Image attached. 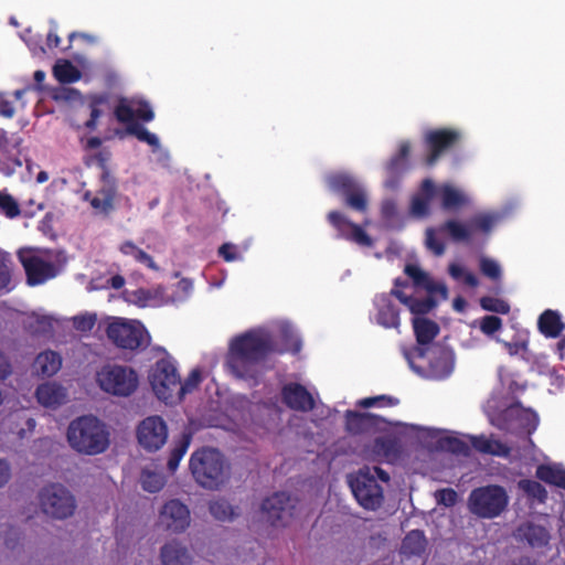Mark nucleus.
Wrapping results in <instances>:
<instances>
[{"mask_svg":"<svg viewBox=\"0 0 565 565\" xmlns=\"http://www.w3.org/2000/svg\"><path fill=\"white\" fill-rule=\"evenodd\" d=\"M209 510L214 519L222 522H231L239 515L237 509L225 500L212 501L209 505Z\"/></svg>","mask_w":565,"mask_h":565,"instance_id":"obj_37","label":"nucleus"},{"mask_svg":"<svg viewBox=\"0 0 565 565\" xmlns=\"http://www.w3.org/2000/svg\"><path fill=\"white\" fill-rule=\"evenodd\" d=\"M435 499L438 504H443L445 507H452L457 502V492L452 489H441L436 491Z\"/></svg>","mask_w":565,"mask_h":565,"instance_id":"obj_54","label":"nucleus"},{"mask_svg":"<svg viewBox=\"0 0 565 565\" xmlns=\"http://www.w3.org/2000/svg\"><path fill=\"white\" fill-rule=\"evenodd\" d=\"M480 305L484 310L491 312L505 315L510 311V306L505 301L493 297L481 298Z\"/></svg>","mask_w":565,"mask_h":565,"instance_id":"obj_50","label":"nucleus"},{"mask_svg":"<svg viewBox=\"0 0 565 565\" xmlns=\"http://www.w3.org/2000/svg\"><path fill=\"white\" fill-rule=\"evenodd\" d=\"M413 328L418 343L417 348H427L434 338L439 333V327L433 320L424 317H415L413 319Z\"/></svg>","mask_w":565,"mask_h":565,"instance_id":"obj_29","label":"nucleus"},{"mask_svg":"<svg viewBox=\"0 0 565 565\" xmlns=\"http://www.w3.org/2000/svg\"><path fill=\"white\" fill-rule=\"evenodd\" d=\"M459 137L456 130L447 128L428 131L425 136V143L429 151L426 164L434 166L439 157L459 140Z\"/></svg>","mask_w":565,"mask_h":565,"instance_id":"obj_19","label":"nucleus"},{"mask_svg":"<svg viewBox=\"0 0 565 565\" xmlns=\"http://www.w3.org/2000/svg\"><path fill=\"white\" fill-rule=\"evenodd\" d=\"M445 447L456 454H462L467 449L466 445L456 438L447 439L445 441Z\"/></svg>","mask_w":565,"mask_h":565,"instance_id":"obj_63","label":"nucleus"},{"mask_svg":"<svg viewBox=\"0 0 565 565\" xmlns=\"http://www.w3.org/2000/svg\"><path fill=\"white\" fill-rule=\"evenodd\" d=\"M426 539L422 531L415 530L409 532L402 544V553L405 555H420L426 550Z\"/></svg>","mask_w":565,"mask_h":565,"instance_id":"obj_35","label":"nucleus"},{"mask_svg":"<svg viewBox=\"0 0 565 565\" xmlns=\"http://www.w3.org/2000/svg\"><path fill=\"white\" fill-rule=\"evenodd\" d=\"M472 447L481 452L498 457L507 458L510 456L511 449L503 443L492 437L472 436L470 438Z\"/></svg>","mask_w":565,"mask_h":565,"instance_id":"obj_28","label":"nucleus"},{"mask_svg":"<svg viewBox=\"0 0 565 565\" xmlns=\"http://www.w3.org/2000/svg\"><path fill=\"white\" fill-rule=\"evenodd\" d=\"M107 337L117 347L128 350L143 349L149 335L140 322L117 318L107 327Z\"/></svg>","mask_w":565,"mask_h":565,"instance_id":"obj_12","label":"nucleus"},{"mask_svg":"<svg viewBox=\"0 0 565 565\" xmlns=\"http://www.w3.org/2000/svg\"><path fill=\"white\" fill-rule=\"evenodd\" d=\"M448 273L449 275L456 279V280H459V279H463L465 282L470 286V287H476L478 285V279L477 277L468 271L461 264L459 263H451L449 265V268H448Z\"/></svg>","mask_w":565,"mask_h":565,"instance_id":"obj_44","label":"nucleus"},{"mask_svg":"<svg viewBox=\"0 0 565 565\" xmlns=\"http://www.w3.org/2000/svg\"><path fill=\"white\" fill-rule=\"evenodd\" d=\"M114 115L119 122L131 124L134 121L135 113L130 105H128L126 98H120L119 103L114 109Z\"/></svg>","mask_w":565,"mask_h":565,"instance_id":"obj_47","label":"nucleus"},{"mask_svg":"<svg viewBox=\"0 0 565 565\" xmlns=\"http://www.w3.org/2000/svg\"><path fill=\"white\" fill-rule=\"evenodd\" d=\"M327 218L339 236L360 246H371L373 244L372 238L363 227L351 222L342 212L331 211Z\"/></svg>","mask_w":565,"mask_h":565,"instance_id":"obj_18","label":"nucleus"},{"mask_svg":"<svg viewBox=\"0 0 565 565\" xmlns=\"http://www.w3.org/2000/svg\"><path fill=\"white\" fill-rule=\"evenodd\" d=\"M436 193V186L433 180L425 179L422 182L420 193L412 200L411 212L414 216L424 217L429 213V203Z\"/></svg>","mask_w":565,"mask_h":565,"instance_id":"obj_25","label":"nucleus"},{"mask_svg":"<svg viewBox=\"0 0 565 565\" xmlns=\"http://www.w3.org/2000/svg\"><path fill=\"white\" fill-rule=\"evenodd\" d=\"M137 438L139 444L149 451L160 449L167 441L168 427L160 416H149L138 426Z\"/></svg>","mask_w":565,"mask_h":565,"instance_id":"obj_16","label":"nucleus"},{"mask_svg":"<svg viewBox=\"0 0 565 565\" xmlns=\"http://www.w3.org/2000/svg\"><path fill=\"white\" fill-rule=\"evenodd\" d=\"M0 212L9 218H14L20 215L21 210L18 202L10 194L0 193Z\"/></svg>","mask_w":565,"mask_h":565,"instance_id":"obj_46","label":"nucleus"},{"mask_svg":"<svg viewBox=\"0 0 565 565\" xmlns=\"http://www.w3.org/2000/svg\"><path fill=\"white\" fill-rule=\"evenodd\" d=\"M93 160L102 169V182H116L114 177L110 175L108 170V161L110 160V152L102 150L94 154Z\"/></svg>","mask_w":565,"mask_h":565,"instance_id":"obj_48","label":"nucleus"},{"mask_svg":"<svg viewBox=\"0 0 565 565\" xmlns=\"http://www.w3.org/2000/svg\"><path fill=\"white\" fill-rule=\"evenodd\" d=\"M539 328L545 335L556 338L562 332L564 324L555 311L546 310L539 319Z\"/></svg>","mask_w":565,"mask_h":565,"instance_id":"obj_34","label":"nucleus"},{"mask_svg":"<svg viewBox=\"0 0 565 565\" xmlns=\"http://www.w3.org/2000/svg\"><path fill=\"white\" fill-rule=\"evenodd\" d=\"M501 328H502V320L497 316H486L482 318V320L480 322V329L487 335L493 334L494 332L499 331Z\"/></svg>","mask_w":565,"mask_h":565,"instance_id":"obj_52","label":"nucleus"},{"mask_svg":"<svg viewBox=\"0 0 565 565\" xmlns=\"http://www.w3.org/2000/svg\"><path fill=\"white\" fill-rule=\"evenodd\" d=\"M96 382L98 386L108 394L129 396L138 386V376L130 367L106 365L97 372Z\"/></svg>","mask_w":565,"mask_h":565,"instance_id":"obj_10","label":"nucleus"},{"mask_svg":"<svg viewBox=\"0 0 565 565\" xmlns=\"http://www.w3.org/2000/svg\"><path fill=\"white\" fill-rule=\"evenodd\" d=\"M32 250L19 249V259L23 265L26 282L30 286L41 285L56 277L66 263V257L61 252L52 258L50 255H35Z\"/></svg>","mask_w":565,"mask_h":565,"instance_id":"obj_8","label":"nucleus"},{"mask_svg":"<svg viewBox=\"0 0 565 565\" xmlns=\"http://www.w3.org/2000/svg\"><path fill=\"white\" fill-rule=\"evenodd\" d=\"M51 323L46 318L33 317L28 322V329L32 333H45L50 330Z\"/></svg>","mask_w":565,"mask_h":565,"instance_id":"obj_55","label":"nucleus"},{"mask_svg":"<svg viewBox=\"0 0 565 565\" xmlns=\"http://www.w3.org/2000/svg\"><path fill=\"white\" fill-rule=\"evenodd\" d=\"M509 501L510 497L504 487L481 486L469 493L467 509L477 519L493 520L508 510Z\"/></svg>","mask_w":565,"mask_h":565,"instance_id":"obj_6","label":"nucleus"},{"mask_svg":"<svg viewBox=\"0 0 565 565\" xmlns=\"http://www.w3.org/2000/svg\"><path fill=\"white\" fill-rule=\"evenodd\" d=\"M514 204L509 203L499 209L476 213L466 222L447 221L444 230L457 242L483 245L492 233L512 217Z\"/></svg>","mask_w":565,"mask_h":565,"instance_id":"obj_2","label":"nucleus"},{"mask_svg":"<svg viewBox=\"0 0 565 565\" xmlns=\"http://www.w3.org/2000/svg\"><path fill=\"white\" fill-rule=\"evenodd\" d=\"M134 113L138 119H141L142 121H146V122H149V121L153 120V118H154L153 110L151 109L149 103L145 102V100H141L139 103L137 109L134 110Z\"/></svg>","mask_w":565,"mask_h":565,"instance_id":"obj_56","label":"nucleus"},{"mask_svg":"<svg viewBox=\"0 0 565 565\" xmlns=\"http://www.w3.org/2000/svg\"><path fill=\"white\" fill-rule=\"evenodd\" d=\"M519 488L531 499L543 503L547 497L545 488L535 480H520Z\"/></svg>","mask_w":565,"mask_h":565,"instance_id":"obj_42","label":"nucleus"},{"mask_svg":"<svg viewBox=\"0 0 565 565\" xmlns=\"http://www.w3.org/2000/svg\"><path fill=\"white\" fill-rule=\"evenodd\" d=\"M273 350L270 335L264 330H252L230 343L226 365L241 380L257 382L259 362Z\"/></svg>","mask_w":565,"mask_h":565,"instance_id":"obj_1","label":"nucleus"},{"mask_svg":"<svg viewBox=\"0 0 565 565\" xmlns=\"http://www.w3.org/2000/svg\"><path fill=\"white\" fill-rule=\"evenodd\" d=\"M53 73L56 79L63 84H70L81 78V72L67 60L58 61Z\"/></svg>","mask_w":565,"mask_h":565,"instance_id":"obj_38","label":"nucleus"},{"mask_svg":"<svg viewBox=\"0 0 565 565\" xmlns=\"http://www.w3.org/2000/svg\"><path fill=\"white\" fill-rule=\"evenodd\" d=\"M70 446L79 454L98 455L109 446V433L104 423L94 416H82L67 428Z\"/></svg>","mask_w":565,"mask_h":565,"instance_id":"obj_3","label":"nucleus"},{"mask_svg":"<svg viewBox=\"0 0 565 565\" xmlns=\"http://www.w3.org/2000/svg\"><path fill=\"white\" fill-rule=\"evenodd\" d=\"M139 482L145 491L156 493L164 487L166 478L162 473L146 467L140 472Z\"/></svg>","mask_w":565,"mask_h":565,"instance_id":"obj_36","label":"nucleus"},{"mask_svg":"<svg viewBox=\"0 0 565 565\" xmlns=\"http://www.w3.org/2000/svg\"><path fill=\"white\" fill-rule=\"evenodd\" d=\"M298 501L286 492H276L263 500L260 513L273 526H286L297 513Z\"/></svg>","mask_w":565,"mask_h":565,"instance_id":"obj_13","label":"nucleus"},{"mask_svg":"<svg viewBox=\"0 0 565 565\" xmlns=\"http://www.w3.org/2000/svg\"><path fill=\"white\" fill-rule=\"evenodd\" d=\"M282 401L295 411L308 412L315 406L312 395L298 383H288L281 390Z\"/></svg>","mask_w":565,"mask_h":565,"instance_id":"obj_20","label":"nucleus"},{"mask_svg":"<svg viewBox=\"0 0 565 565\" xmlns=\"http://www.w3.org/2000/svg\"><path fill=\"white\" fill-rule=\"evenodd\" d=\"M481 271L491 279H499L501 277V268L499 264L489 258H481L480 260Z\"/></svg>","mask_w":565,"mask_h":565,"instance_id":"obj_53","label":"nucleus"},{"mask_svg":"<svg viewBox=\"0 0 565 565\" xmlns=\"http://www.w3.org/2000/svg\"><path fill=\"white\" fill-rule=\"evenodd\" d=\"M377 479L386 483L390 475L379 467H364L349 479L352 493L364 509L376 510L383 503V488Z\"/></svg>","mask_w":565,"mask_h":565,"instance_id":"obj_5","label":"nucleus"},{"mask_svg":"<svg viewBox=\"0 0 565 565\" xmlns=\"http://www.w3.org/2000/svg\"><path fill=\"white\" fill-rule=\"evenodd\" d=\"M60 43L61 39L57 35L56 26H54V29H51L47 33L46 45L49 46V49H55L60 45Z\"/></svg>","mask_w":565,"mask_h":565,"instance_id":"obj_64","label":"nucleus"},{"mask_svg":"<svg viewBox=\"0 0 565 565\" xmlns=\"http://www.w3.org/2000/svg\"><path fill=\"white\" fill-rule=\"evenodd\" d=\"M401 452V445L398 439L394 436L377 437L370 450L369 458L373 460L384 459L388 462L396 460Z\"/></svg>","mask_w":565,"mask_h":565,"instance_id":"obj_22","label":"nucleus"},{"mask_svg":"<svg viewBox=\"0 0 565 565\" xmlns=\"http://www.w3.org/2000/svg\"><path fill=\"white\" fill-rule=\"evenodd\" d=\"M347 429L353 434H360L375 425L376 416L370 413L347 412Z\"/></svg>","mask_w":565,"mask_h":565,"instance_id":"obj_31","label":"nucleus"},{"mask_svg":"<svg viewBox=\"0 0 565 565\" xmlns=\"http://www.w3.org/2000/svg\"><path fill=\"white\" fill-rule=\"evenodd\" d=\"M126 132L136 137L141 142H146L152 147L153 150H157L160 147L159 138L139 122H131L127 125Z\"/></svg>","mask_w":565,"mask_h":565,"instance_id":"obj_39","label":"nucleus"},{"mask_svg":"<svg viewBox=\"0 0 565 565\" xmlns=\"http://www.w3.org/2000/svg\"><path fill=\"white\" fill-rule=\"evenodd\" d=\"M38 503L41 512L52 520H66L77 509L75 495L61 483H51L40 489Z\"/></svg>","mask_w":565,"mask_h":565,"instance_id":"obj_7","label":"nucleus"},{"mask_svg":"<svg viewBox=\"0 0 565 565\" xmlns=\"http://www.w3.org/2000/svg\"><path fill=\"white\" fill-rule=\"evenodd\" d=\"M189 445H190V436L184 435V436H182L179 444L172 449L169 460H168V463H167L168 469L171 472H174L177 470L179 462H180L181 458L183 457V455L186 452Z\"/></svg>","mask_w":565,"mask_h":565,"instance_id":"obj_43","label":"nucleus"},{"mask_svg":"<svg viewBox=\"0 0 565 565\" xmlns=\"http://www.w3.org/2000/svg\"><path fill=\"white\" fill-rule=\"evenodd\" d=\"M377 320L388 328H396L399 324L398 312L390 305L380 311Z\"/></svg>","mask_w":565,"mask_h":565,"instance_id":"obj_51","label":"nucleus"},{"mask_svg":"<svg viewBox=\"0 0 565 565\" xmlns=\"http://www.w3.org/2000/svg\"><path fill=\"white\" fill-rule=\"evenodd\" d=\"M536 476L542 481L565 489V470H561L550 466H540L536 470Z\"/></svg>","mask_w":565,"mask_h":565,"instance_id":"obj_40","label":"nucleus"},{"mask_svg":"<svg viewBox=\"0 0 565 565\" xmlns=\"http://www.w3.org/2000/svg\"><path fill=\"white\" fill-rule=\"evenodd\" d=\"M190 470L195 481L206 489H218L230 477V465L215 448H202L192 454Z\"/></svg>","mask_w":565,"mask_h":565,"instance_id":"obj_4","label":"nucleus"},{"mask_svg":"<svg viewBox=\"0 0 565 565\" xmlns=\"http://www.w3.org/2000/svg\"><path fill=\"white\" fill-rule=\"evenodd\" d=\"M520 413L521 411L518 406H510L504 409L497 419H492V424L500 429H510L513 426L512 420L516 418Z\"/></svg>","mask_w":565,"mask_h":565,"instance_id":"obj_45","label":"nucleus"},{"mask_svg":"<svg viewBox=\"0 0 565 565\" xmlns=\"http://www.w3.org/2000/svg\"><path fill=\"white\" fill-rule=\"evenodd\" d=\"M159 558L161 565H192L193 555L180 541L171 540L160 547Z\"/></svg>","mask_w":565,"mask_h":565,"instance_id":"obj_21","label":"nucleus"},{"mask_svg":"<svg viewBox=\"0 0 565 565\" xmlns=\"http://www.w3.org/2000/svg\"><path fill=\"white\" fill-rule=\"evenodd\" d=\"M405 273L409 278H412L415 286L425 289L429 294V297L425 299L412 298L408 308L412 313L416 315V317H420L422 315L429 312L437 306V301L433 298L434 295H440L444 300L448 298L447 286L443 281L434 280L418 266L407 265L405 267Z\"/></svg>","mask_w":565,"mask_h":565,"instance_id":"obj_9","label":"nucleus"},{"mask_svg":"<svg viewBox=\"0 0 565 565\" xmlns=\"http://www.w3.org/2000/svg\"><path fill=\"white\" fill-rule=\"evenodd\" d=\"M117 194L116 182H103L102 188L96 195L90 198V193L86 192L84 198L88 200L92 207L105 215L114 210V202Z\"/></svg>","mask_w":565,"mask_h":565,"instance_id":"obj_23","label":"nucleus"},{"mask_svg":"<svg viewBox=\"0 0 565 565\" xmlns=\"http://www.w3.org/2000/svg\"><path fill=\"white\" fill-rule=\"evenodd\" d=\"M35 395L42 406L51 408L61 406L67 398L65 388L54 382L40 385L36 388Z\"/></svg>","mask_w":565,"mask_h":565,"instance_id":"obj_24","label":"nucleus"},{"mask_svg":"<svg viewBox=\"0 0 565 565\" xmlns=\"http://www.w3.org/2000/svg\"><path fill=\"white\" fill-rule=\"evenodd\" d=\"M11 373V363L8 356L0 350V380L7 379Z\"/></svg>","mask_w":565,"mask_h":565,"instance_id":"obj_61","label":"nucleus"},{"mask_svg":"<svg viewBox=\"0 0 565 565\" xmlns=\"http://www.w3.org/2000/svg\"><path fill=\"white\" fill-rule=\"evenodd\" d=\"M149 380L159 399L166 403L180 401L181 380L171 362L167 360L158 361L150 373Z\"/></svg>","mask_w":565,"mask_h":565,"instance_id":"obj_11","label":"nucleus"},{"mask_svg":"<svg viewBox=\"0 0 565 565\" xmlns=\"http://www.w3.org/2000/svg\"><path fill=\"white\" fill-rule=\"evenodd\" d=\"M15 114V108L11 100L0 98V115L6 118H12Z\"/></svg>","mask_w":565,"mask_h":565,"instance_id":"obj_62","label":"nucleus"},{"mask_svg":"<svg viewBox=\"0 0 565 565\" xmlns=\"http://www.w3.org/2000/svg\"><path fill=\"white\" fill-rule=\"evenodd\" d=\"M159 296H162V289L160 287L154 290L140 288L132 292L131 301L143 307L149 305L151 300L158 298Z\"/></svg>","mask_w":565,"mask_h":565,"instance_id":"obj_49","label":"nucleus"},{"mask_svg":"<svg viewBox=\"0 0 565 565\" xmlns=\"http://www.w3.org/2000/svg\"><path fill=\"white\" fill-rule=\"evenodd\" d=\"M109 94L97 93L88 96V107L90 109L89 119L85 122V127L89 130H95L97 127V120L103 114V106L108 105Z\"/></svg>","mask_w":565,"mask_h":565,"instance_id":"obj_33","label":"nucleus"},{"mask_svg":"<svg viewBox=\"0 0 565 565\" xmlns=\"http://www.w3.org/2000/svg\"><path fill=\"white\" fill-rule=\"evenodd\" d=\"M95 317L93 316H85V317H78L75 318L74 323L75 327L81 331H89L93 329L95 324Z\"/></svg>","mask_w":565,"mask_h":565,"instance_id":"obj_59","label":"nucleus"},{"mask_svg":"<svg viewBox=\"0 0 565 565\" xmlns=\"http://www.w3.org/2000/svg\"><path fill=\"white\" fill-rule=\"evenodd\" d=\"M11 281L10 268L3 258H0V291L9 290Z\"/></svg>","mask_w":565,"mask_h":565,"instance_id":"obj_58","label":"nucleus"},{"mask_svg":"<svg viewBox=\"0 0 565 565\" xmlns=\"http://www.w3.org/2000/svg\"><path fill=\"white\" fill-rule=\"evenodd\" d=\"M416 354L427 360V373L433 379H444L454 370V353L441 344H431L427 348H416Z\"/></svg>","mask_w":565,"mask_h":565,"instance_id":"obj_15","label":"nucleus"},{"mask_svg":"<svg viewBox=\"0 0 565 565\" xmlns=\"http://www.w3.org/2000/svg\"><path fill=\"white\" fill-rule=\"evenodd\" d=\"M441 206L444 210H456L467 204L466 195L458 189L449 184L439 188Z\"/></svg>","mask_w":565,"mask_h":565,"instance_id":"obj_32","label":"nucleus"},{"mask_svg":"<svg viewBox=\"0 0 565 565\" xmlns=\"http://www.w3.org/2000/svg\"><path fill=\"white\" fill-rule=\"evenodd\" d=\"M11 479V467L4 459H0V488H3Z\"/></svg>","mask_w":565,"mask_h":565,"instance_id":"obj_60","label":"nucleus"},{"mask_svg":"<svg viewBox=\"0 0 565 565\" xmlns=\"http://www.w3.org/2000/svg\"><path fill=\"white\" fill-rule=\"evenodd\" d=\"M62 366L61 356L51 350L41 352L34 360L33 371L41 376H52Z\"/></svg>","mask_w":565,"mask_h":565,"instance_id":"obj_30","label":"nucleus"},{"mask_svg":"<svg viewBox=\"0 0 565 565\" xmlns=\"http://www.w3.org/2000/svg\"><path fill=\"white\" fill-rule=\"evenodd\" d=\"M159 524L173 533L184 532L191 522L189 508L180 500H169L159 511Z\"/></svg>","mask_w":565,"mask_h":565,"instance_id":"obj_17","label":"nucleus"},{"mask_svg":"<svg viewBox=\"0 0 565 565\" xmlns=\"http://www.w3.org/2000/svg\"><path fill=\"white\" fill-rule=\"evenodd\" d=\"M411 152V145L408 141H403L399 145L398 152L391 158V160L386 164V171L390 174L391 179L386 181L387 188H394L396 182L395 179L398 178L407 167V158Z\"/></svg>","mask_w":565,"mask_h":565,"instance_id":"obj_26","label":"nucleus"},{"mask_svg":"<svg viewBox=\"0 0 565 565\" xmlns=\"http://www.w3.org/2000/svg\"><path fill=\"white\" fill-rule=\"evenodd\" d=\"M518 536L525 540L532 547L545 546L550 541L548 531L539 524L527 522L518 527Z\"/></svg>","mask_w":565,"mask_h":565,"instance_id":"obj_27","label":"nucleus"},{"mask_svg":"<svg viewBox=\"0 0 565 565\" xmlns=\"http://www.w3.org/2000/svg\"><path fill=\"white\" fill-rule=\"evenodd\" d=\"M200 382V373L196 370H193L189 375L188 380L184 383H181L180 390V399L185 393L191 392L193 388L198 386Z\"/></svg>","mask_w":565,"mask_h":565,"instance_id":"obj_57","label":"nucleus"},{"mask_svg":"<svg viewBox=\"0 0 565 565\" xmlns=\"http://www.w3.org/2000/svg\"><path fill=\"white\" fill-rule=\"evenodd\" d=\"M23 139L19 135H12L11 137L4 129H0V151L8 154L10 158L13 156L21 154V145Z\"/></svg>","mask_w":565,"mask_h":565,"instance_id":"obj_41","label":"nucleus"},{"mask_svg":"<svg viewBox=\"0 0 565 565\" xmlns=\"http://www.w3.org/2000/svg\"><path fill=\"white\" fill-rule=\"evenodd\" d=\"M329 189L343 199L351 210L364 213L367 210V196L363 186L351 175L333 173L327 178Z\"/></svg>","mask_w":565,"mask_h":565,"instance_id":"obj_14","label":"nucleus"}]
</instances>
